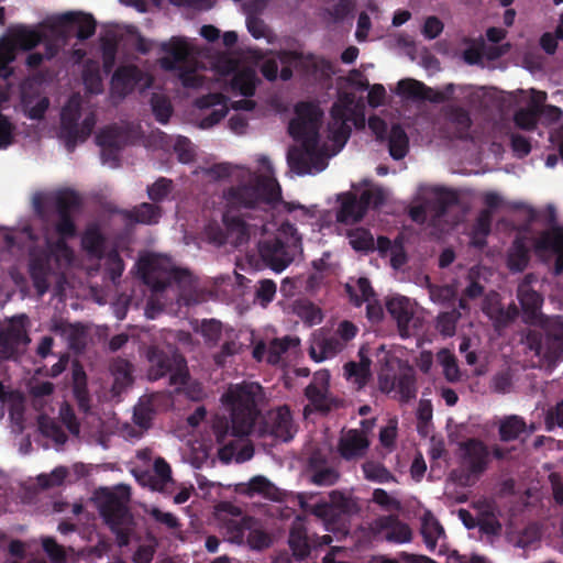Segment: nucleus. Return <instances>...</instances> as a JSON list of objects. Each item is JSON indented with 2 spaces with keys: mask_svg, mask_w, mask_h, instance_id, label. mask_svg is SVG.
<instances>
[{
  "mask_svg": "<svg viewBox=\"0 0 563 563\" xmlns=\"http://www.w3.org/2000/svg\"><path fill=\"white\" fill-rule=\"evenodd\" d=\"M261 395L260 384L244 382L230 385L221 396V402L229 411V417L217 416L212 423V431L220 445L218 455L222 462H231L240 441L251 434L260 416Z\"/></svg>",
  "mask_w": 563,
  "mask_h": 563,
  "instance_id": "1",
  "label": "nucleus"
},
{
  "mask_svg": "<svg viewBox=\"0 0 563 563\" xmlns=\"http://www.w3.org/2000/svg\"><path fill=\"white\" fill-rule=\"evenodd\" d=\"M223 197L227 202L223 222L230 232L238 233V240L242 242L250 236L249 225L234 212L274 208L282 200V188L275 178L258 175L246 184L230 187Z\"/></svg>",
  "mask_w": 563,
  "mask_h": 563,
  "instance_id": "2",
  "label": "nucleus"
},
{
  "mask_svg": "<svg viewBox=\"0 0 563 563\" xmlns=\"http://www.w3.org/2000/svg\"><path fill=\"white\" fill-rule=\"evenodd\" d=\"M301 251L302 238L290 222L282 223L274 238L258 243V253L263 263L276 273L288 267Z\"/></svg>",
  "mask_w": 563,
  "mask_h": 563,
  "instance_id": "3",
  "label": "nucleus"
},
{
  "mask_svg": "<svg viewBox=\"0 0 563 563\" xmlns=\"http://www.w3.org/2000/svg\"><path fill=\"white\" fill-rule=\"evenodd\" d=\"M161 49L166 54L159 58V66L166 71H175L186 88H199L203 85V77L197 74L196 62L191 57V46L187 41L172 37L164 42Z\"/></svg>",
  "mask_w": 563,
  "mask_h": 563,
  "instance_id": "4",
  "label": "nucleus"
},
{
  "mask_svg": "<svg viewBox=\"0 0 563 563\" xmlns=\"http://www.w3.org/2000/svg\"><path fill=\"white\" fill-rule=\"evenodd\" d=\"M148 378L158 380L168 376L169 386H184L189 379L187 361L175 347L151 346L147 351Z\"/></svg>",
  "mask_w": 563,
  "mask_h": 563,
  "instance_id": "5",
  "label": "nucleus"
},
{
  "mask_svg": "<svg viewBox=\"0 0 563 563\" xmlns=\"http://www.w3.org/2000/svg\"><path fill=\"white\" fill-rule=\"evenodd\" d=\"M460 468L451 473L461 486H470L487 470L490 461L488 446L479 439L470 438L459 443Z\"/></svg>",
  "mask_w": 563,
  "mask_h": 563,
  "instance_id": "6",
  "label": "nucleus"
},
{
  "mask_svg": "<svg viewBox=\"0 0 563 563\" xmlns=\"http://www.w3.org/2000/svg\"><path fill=\"white\" fill-rule=\"evenodd\" d=\"M278 65L282 66L279 78L288 81L294 76V70L305 77L319 78L329 76L331 63L313 54H303L297 51L279 49L275 53Z\"/></svg>",
  "mask_w": 563,
  "mask_h": 563,
  "instance_id": "7",
  "label": "nucleus"
},
{
  "mask_svg": "<svg viewBox=\"0 0 563 563\" xmlns=\"http://www.w3.org/2000/svg\"><path fill=\"white\" fill-rule=\"evenodd\" d=\"M53 207L57 214V221L54 224L58 240L54 246L62 252H70L66 241L77 235V227L73 218V212L81 206L79 195L71 189L58 190L51 198Z\"/></svg>",
  "mask_w": 563,
  "mask_h": 563,
  "instance_id": "8",
  "label": "nucleus"
},
{
  "mask_svg": "<svg viewBox=\"0 0 563 563\" xmlns=\"http://www.w3.org/2000/svg\"><path fill=\"white\" fill-rule=\"evenodd\" d=\"M81 106L79 101L69 100L60 112L59 136L64 140L65 147L73 152L79 142H85L96 125V115L89 113L81 123Z\"/></svg>",
  "mask_w": 563,
  "mask_h": 563,
  "instance_id": "9",
  "label": "nucleus"
},
{
  "mask_svg": "<svg viewBox=\"0 0 563 563\" xmlns=\"http://www.w3.org/2000/svg\"><path fill=\"white\" fill-rule=\"evenodd\" d=\"M386 201L383 188L375 187L365 189L360 197L352 192L342 195L341 206L336 212V221L343 224L360 222L366 214L368 208L377 209Z\"/></svg>",
  "mask_w": 563,
  "mask_h": 563,
  "instance_id": "10",
  "label": "nucleus"
},
{
  "mask_svg": "<svg viewBox=\"0 0 563 563\" xmlns=\"http://www.w3.org/2000/svg\"><path fill=\"white\" fill-rule=\"evenodd\" d=\"M301 143L300 147H291L287 154V162L297 175L321 172L327 167V156L319 148V141L314 139H295Z\"/></svg>",
  "mask_w": 563,
  "mask_h": 563,
  "instance_id": "11",
  "label": "nucleus"
},
{
  "mask_svg": "<svg viewBox=\"0 0 563 563\" xmlns=\"http://www.w3.org/2000/svg\"><path fill=\"white\" fill-rule=\"evenodd\" d=\"M296 118L289 123L288 131L294 139L320 140V124L322 111L320 107L310 101L298 102L295 107Z\"/></svg>",
  "mask_w": 563,
  "mask_h": 563,
  "instance_id": "12",
  "label": "nucleus"
},
{
  "mask_svg": "<svg viewBox=\"0 0 563 563\" xmlns=\"http://www.w3.org/2000/svg\"><path fill=\"white\" fill-rule=\"evenodd\" d=\"M130 501V489L119 487L115 492H106L99 506V511L110 529L117 526H126L131 521V514L128 507Z\"/></svg>",
  "mask_w": 563,
  "mask_h": 563,
  "instance_id": "13",
  "label": "nucleus"
},
{
  "mask_svg": "<svg viewBox=\"0 0 563 563\" xmlns=\"http://www.w3.org/2000/svg\"><path fill=\"white\" fill-rule=\"evenodd\" d=\"M27 317L25 314L14 316L9 319L8 325L0 327V360L15 358L21 347L30 343L26 330Z\"/></svg>",
  "mask_w": 563,
  "mask_h": 563,
  "instance_id": "14",
  "label": "nucleus"
},
{
  "mask_svg": "<svg viewBox=\"0 0 563 563\" xmlns=\"http://www.w3.org/2000/svg\"><path fill=\"white\" fill-rule=\"evenodd\" d=\"M386 309L396 321L402 339L415 335L422 327V320L416 314L413 303L406 297H393L386 302Z\"/></svg>",
  "mask_w": 563,
  "mask_h": 563,
  "instance_id": "15",
  "label": "nucleus"
},
{
  "mask_svg": "<svg viewBox=\"0 0 563 563\" xmlns=\"http://www.w3.org/2000/svg\"><path fill=\"white\" fill-rule=\"evenodd\" d=\"M330 375L327 371L317 372L312 382L305 388V396L317 411L327 413L338 408L340 400L332 397L329 389Z\"/></svg>",
  "mask_w": 563,
  "mask_h": 563,
  "instance_id": "16",
  "label": "nucleus"
},
{
  "mask_svg": "<svg viewBox=\"0 0 563 563\" xmlns=\"http://www.w3.org/2000/svg\"><path fill=\"white\" fill-rule=\"evenodd\" d=\"M54 25L60 30L62 34L69 33L70 29L77 25L76 36L78 40L85 41L95 34L97 22L89 13L66 12L55 19Z\"/></svg>",
  "mask_w": 563,
  "mask_h": 563,
  "instance_id": "17",
  "label": "nucleus"
},
{
  "mask_svg": "<svg viewBox=\"0 0 563 563\" xmlns=\"http://www.w3.org/2000/svg\"><path fill=\"white\" fill-rule=\"evenodd\" d=\"M143 78L144 73L136 65L119 66L111 78V95L119 99L125 98L134 91Z\"/></svg>",
  "mask_w": 563,
  "mask_h": 563,
  "instance_id": "18",
  "label": "nucleus"
},
{
  "mask_svg": "<svg viewBox=\"0 0 563 563\" xmlns=\"http://www.w3.org/2000/svg\"><path fill=\"white\" fill-rule=\"evenodd\" d=\"M5 37L16 53V51H32L44 41L45 34L38 26L14 24L8 27Z\"/></svg>",
  "mask_w": 563,
  "mask_h": 563,
  "instance_id": "19",
  "label": "nucleus"
},
{
  "mask_svg": "<svg viewBox=\"0 0 563 563\" xmlns=\"http://www.w3.org/2000/svg\"><path fill=\"white\" fill-rule=\"evenodd\" d=\"M263 433L275 439L288 442L294 438V423L290 409L287 406L278 407L265 420Z\"/></svg>",
  "mask_w": 563,
  "mask_h": 563,
  "instance_id": "20",
  "label": "nucleus"
},
{
  "mask_svg": "<svg viewBox=\"0 0 563 563\" xmlns=\"http://www.w3.org/2000/svg\"><path fill=\"white\" fill-rule=\"evenodd\" d=\"M288 545L294 558L299 562L306 560L310 555L311 549L317 545L313 536L309 534L308 528L300 517H297L291 523Z\"/></svg>",
  "mask_w": 563,
  "mask_h": 563,
  "instance_id": "21",
  "label": "nucleus"
},
{
  "mask_svg": "<svg viewBox=\"0 0 563 563\" xmlns=\"http://www.w3.org/2000/svg\"><path fill=\"white\" fill-rule=\"evenodd\" d=\"M228 99L222 93H209L196 100L199 109H211V111L200 119L198 126L202 130L210 129L218 124L228 114Z\"/></svg>",
  "mask_w": 563,
  "mask_h": 563,
  "instance_id": "22",
  "label": "nucleus"
},
{
  "mask_svg": "<svg viewBox=\"0 0 563 563\" xmlns=\"http://www.w3.org/2000/svg\"><path fill=\"white\" fill-rule=\"evenodd\" d=\"M534 249L537 252H552L556 255L552 273L555 276L563 274V229L554 227L544 231L536 240Z\"/></svg>",
  "mask_w": 563,
  "mask_h": 563,
  "instance_id": "23",
  "label": "nucleus"
},
{
  "mask_svg": "<svg viewBox=\"0 0 563 563\" xmlns=\"http://www.w3.org/2000/svg\"><path fill=\"white\" fill-rule=\"evenodd\" d=\"M143 279L153 290L163 291L173 283L178 285L188 284L191 279V275L187 269L172 268L165 273L164 277H159L155 266L152 263H147L144 266Z\"/></svg>",
  "mask_w": 563,
  "mask_h": 563,
  "instance_id": "24",
  "label": "nucleus"
},
{
  "mask_svg": "<svg viewBox=\"0 0 563 563\" xmlns=\"http://www.w3.org/2000/svg\"><path fill=\"white\" fill-rule=\"evenodd\" d=\"M130 139L129 130L118 124L108 125L96 135V143L102 148L103 156L115 157L128 144Z\"/></svg>",
  "mask_w": 563,
  "mask_h": 563,
  "instance_id": "25",
  "label": "nucleus"
},
{
  "mask_svg": "<svg viewBox=\"0 0 563 563\" xmlns=\"http://www.w3.org/2000/svg\"><path fill=\"white\" fill-rule=\"evenodd\" d=\"M21 106L31 120H42L49 107V99L34 91L30 79L21 84Z\"/></svg>",
  "mask_w": 563,
  "mask_h": 563,
  "instance_id": "26",
  "label": "nucleus"
},
{
  "mask_svg": "<svg viewBox=\"0 0 563 563\" xmlns=\"http://www.w3.org/2000/svg\"><path fill=\"white\" fill-rule=\"evenodd\" d=\"M369 446V441L364 431L349 430L339 441L338 451L342 459L352 461L363 457Z\"/></svg>",
  "mask_w": 563,
  "mask_h": 563,
  "instance_id": "27",
  "label": "nucleus"
},
{
  "mask_svg": "<svg viewBox=\"0 0 563 563\" xmlns=\"http://www.w3.org/2000/svg\"><path fill=\"white\" fill-rule=\"evenodd\" d=\"M533 278L532 274L526 275L517 289V298L529 320L538 318L543 301L541 295L530 287Z\"/></svg>",
  "mask_w": 563,
  "mask_h": 563,
  "instance_id": "28",
  "label": "nucleus"
},
{
  "mask_svg": "<svg viewBox=\"0 0 563 563\" xmlns=\"http://www.w3.org/2000/svg\"><path fill=\"white\" fill-rule=\"evenodd\" d=\"M162 212L163 210L159 206L148 202H143L132 210L122 209L118 211L128 225L134 223L156 224L162 217Z\"/></svg>",
  "mask_w": 563,
  "mask_h": 563,
  "instance_id": "29",
  "label": "nucleus"
},
{
  "mask_svg": "<svg viewBox=\"0 0 563 563\" xmlns=\"http://www.w3.org/2000/svg\"><path fill=\"white\" fill-rule=\"evenodd\" d=\"M530 261V251L527 246V238L518 235L512 241L507 254V267L512 273L523 272Z\"/></svg>",
  "mask_w": 563,
  "mask_h": 563,
  "instance_id": "30",
  "label": "nucleus"
},
{
  "mask_svg": "<svg viewBox=\"0 0 563 563\" xmlns=\"http://www.w3.org/2000/svg\"><path fill=\"white\" fill-rule=\"evenodd\" d=\"M52 273L49 261L44 257H35L30 262V277L37 295L42 297L49 289L48 277Z\"/></svg>",
  "mask_w": 563,
  "mask_h": 563,
  "instance_id": "31",
  "label": "nucleus"
},
{
  "mask_svg": "<svg viewBox=\"0 0 563 563\" xmlns=\"http://www.w3.org/2000/svg\"><path fill=\"white\" fill-rule=\"evenodd\" d=\"M396 92L405 98L410 100H432V101H442V96L437 98H431L430 92L431 89L427 87L423 82L418 81L416 79L406 78L401 79L397 84Z\"/></svg>",
  "mask_w": 563,
  "mask_h": 563,
  "instance_id": "32",
  "label": "nucleus"
},
{
  "mask_svg": "<svg viewBox=\"0 0 563 563\" xmlns=\"http://www.w3.org/2000/svg\"><path fill=\"white\" fill-rule=\"evenodd\" d=\"M379 527L386 532V540L396 543L409 542L412 537L410 527L396 516L389 515L379 519Z\"/></svg>",
  "mask_w": 563,
  "mask_h": 563,
  "instance_id": "33",
  "label": "nucleus"
},
{
  "mask_svg": "<svg viewBox=\"0 0 563 563\" xmlns=\"http://www.w3.org/2000/svg\"><path fill=\"white\" fill-rule=\"evenodd\" d=\"M106 236L97 224H90L81 236L84 250L92 257L103 258L106 254Z\"/></svg>",
  "mask_w": 563,
  "mask_h": 563,
  "instance_id": "34",
  "label": "nucleus"
},
{
  "mask_svg": "<svg viewBox=\"0 0 563 563\" xmlns=\"http://www.w3.org/2000/svg\"><path fill=\"white\" fill-rule=\"evenodd\" d=\"M427 549L433 552L440 539L445 538V531L439 520L431 514L423 515L420 528Z\"/></svg>",
  "mask_w": 563,
  "mask_h": 563,
  "instance_id": "35",
  "label": "nucleus"
},
{
  "mask_svg": "<svg viewBox=\"0 0 563 563\" xmlns=\"http://www.w3.org/2000/svg\"><path fill=\"white\" fill-rule=\"evenodd\" d=\"M528 424L525 419L517 415L504 417L498 426L499 439L503 442H510L520 438L526 433Z\"/></svg>",
  "mask_w": 563,
  "mask_h": 563,
  "instance_id": "36",
  "label": "nucleus"
},
{
  "mask_svg": "<svg viewBox=\"0 0 563 563\" xmlns=\"http://www.w3.org/2000/svg\"><path fill=\"white\" fill-rule=\"evenodd\" d=\"M344 343L336 335L317 341L310 347V356L316 362H322L335 356L344 349Z\"/></svg>",
  "mask_w": 563,
  "mask_h": 563,
  "instance_id": "37",
  "label": "nucleus"
},
{
  "mask_svg": "<svg viewBox=\"0 0 563 563\" xmlns=\"http://www.w3.org/2000/svg\"><path fill=\"white\" fill-rule=\"evenodd\" d=\"M111 372L114 377L112 389L115 393H122L133 384V365L129 361L120 357L114 360L111 364Z\"/></svg>",
  "mask_w": 563,
  "mask_h": 563,
  "instance_id": "38",
  "label": "nucleus"
},
{
  "mask_svg": "<svg viewBox=\"0 0 563 563\" xmlns=\"http://www.w3.org/2000/svg\"><path fill=\"white\" fill-rule=\"evenodd\" d=\"M434 198L428 202V208L434 212V218H442L448 212L449 208L457 205V194L448 188H435Z\"/></svg>",
  "mask_w": 563,
  "mask_h": 563,
  "instance_id": "39",
  "label": "nucleus"
},
{
  "mask_svg": "<svg viewBox=\"0 0 563 563\" xmlns=\"http://www.w3.org/2000/svg\"><path fill=\"white\" fill-rule=\"evenodd\" d=\"M388 150L390 156L396 159H402L409 150V139L405 130L399 124H394L389 132Z\"/></svg>",
  "mask_w": 563,
  "mask_h": 563,
  "instance_id": "40",
  "label": "nucleus"
},
{
  "mask_svg": "<svg viewBox=\"0 0 563 563\" xmlns=\"http://www.w3.org/2000/svg\"><path fill=\"white\" fill-rule=\"evenodd\" d=\"M257 77L254 70L243 69L231 79V89L244 97H252L255 93Z\"/></svg>",
  "mask_w": 563,
  "mask_h": 563,
  "instance_id": "41",
  "label": "nucleus"
},
{
  "mask_svg": "<svg viewBox=\"0 0 563 563\" xmlns=\"http://www.w3.org/2000/svg\"><path fill=\"white\" fill-rule=\"evenodd\" d=\"M399 400L408 402L417 396L416 374L411 367L401 371L397 377L396 389Z\"/></svg>",
  "mask_w": 563,
  "mask_h": 563,
  "instance_id": "42",
  "label": "nucleus"
},
{
  "mask_svg": "<svg viewBox=\"0 0 563 563\" xmlns=\"http://www.w3.org/2000/svg\"><path fill=\"white\" fill-rule=\"evenodd\" d=\"M245 492L250 496L258 494L271 500H280L282 498L280 490L266 477L261 475L254 476L250 479Z\"/></svg>",
  "mask_w": 563,
  "mask_h": 563,
  "instance_id": "43",
  "label": "nucleus"
},
{
  "mask_svg": "<svg viewBox=\"0 0 563 563\" xmlns=\"http://www.w3.org/2000/svg\"><path fill=\"white\" fill-rule=\"evenodd\" d=\"M369 360H362L360 363L349 362L344 365V376L352 382L358 389L364 387L369 378Z\"/></svg>",
  "mask_w": 563,
  "mask_h": 563,
  "instance_id": "44",
  "label": "nucleus"
},
{
  "mask_svg": "<svg viewBox=\"0 0 563 563\" xmlns=\"http://www.w3.org/2000/svg\"><path fill=\"white\" fill-rule=\"evenodd\" d=\"M446 119L455 126V137L464 140L468 136L472 119L467 110L461 107H452L446 113Z\"/></svg>",
  "mask_w": 563,
  "mask_h": 563,
  "instance_id": "45",
  "label": "nucleus"
},
{
  "mask_svg": "<svg viewBox=\"0 0 563 563\" xmlns=\"http://www.w3.org/2000/svg\"><path fill=\"white\" fill-rule=\"evenodd\" d=\"M437 361L443 368V375L450 383L461 380V372L456 356L449 349H441L437 353Z\"/></svg>",
  "mask_w": 563,
  "mask_h": 563,
  "instance_id": "46",
  "label": "nucleus"
},
{
  "mask_svg": "<svg viewBox=\"0 0 563 563\" xmlns=\"http://www.w3.org/2000/svg\"><path fill=\"white\" fill-rule=\"evenodd\" d=\"M299 339L290 335H285L284 338H276L271 341L268 345V355L267 362L269 364H277L280 361L283 354H285L289 349L295 347L299 344Z\"/></svg>",
  "mask_w": 563,
  "mask_h": 563,
  "instance_id": "47",
  "label": "nucleus"
},
{
  "mask_svg": "<svg viewBox=\"0 0 563 563\" xmlns=\"http://www.w3.org/2000/svg\"><path fill=\"white\" fill-rule=\"evenodd\" d=\"M150 104L155 120L161 124H166L174 112L169 98L154 92L150 99Z\"/></svg>",
  "mask_w": 563,
  "mask_h": 563,
  "instance_id": "48",
  "label": "nucleus"
},
{
  "mask_svg": "<svg viewBox=\"0 0 563 563\" xmlns=\"http://www.w3.org/2000/svg\"><path fill=\"white\" fill-rule=\"evenodd\" d=\"M357 288L360 291V295L356 294L355 289L351 285L345 286V290L350 296L351 301L354 303V306L360 307L364 301H369L372 297L375 296L374 289L371 285V282L366 277H360L357 279Z\"/></svg>",
  "mask_w": 563,
  "mask_h": 563,
  "instance_id": "49",
  "label": "nucleus"
},
{
  "mask_svg": "<svg viewBox=\"0 0 563 563\" xmlns=\"http://www.w3.org/2000/svg\"><path fill=\"white\" fill-rule=\"evenodd\" d=\"M295 312L308 325L319 324L323 320L321 309L310 301L298 302Z\"/></svg>",
  "mask_w": 563,
  "mask_h": 563,
  "instance_id": "50",
  "label": "nucleus"
},
{
  "mask_svg": "<svg viewBox=\"0 0 563 563\" xmlns=\"http://www.w3.org/2000/svg\"><path fill=\"white\" fill-rule=\"evenodd\" d=\"M461 318V312L457 309L441 312L437 318V330L446 338L453 336L456 331V323Z\"/></svg>",
  "mask_w": 563,
  "mask_h": 563,
  "instance_id": "51",
  "label": "nucleus"
},
{
  "mask_svg": "<svg viewBox=\"0 0 563 563\" xmlns=\"http://www.w3.org/2000/svg\"><path fill=\"white\" fill-rule=\"evenodd\" d=\"M173 180L166 177H159L155 183L147 186L146 192L154 203L164 201L173 191Z\"/></svg>",
  "mask_w": 563,
  "mask_h": 563,
  "instance_id": "52",
  "label": "nucleus"
},
{
  "mask_svg": "<svg viewBox=\"0 0 563 563\" xmlns=\"http://www.w3.org/2000/svg\"><path fill=\"white\" fill-rule=\"evenodd\" d=\"M544 356L552 362L563 358V328L547 335Z\"/></svg>",
  "mask_w": 563,
  "mask_h": 563,
  "instance_id": "53",
  "label": "nucleus"
},
{
  "mask_svg": "<svg viewBox=\"0 0 563 563\" xmlns=\"http://www.w3.org/2000/svg\"><path fill=\"white\" fill-rule=\"evenodd\" d=\"M477 527L483 534L494 537L500 534L503 526L494 512L488 510L482 511L477 517Z\"/></svg>",
  "mask_w": 563,
  "mask_h": 563,
  "instance_id": "54",
  "label": "nucleus"
},
{
  "mask_svg": "<svg viewBox=\"0 0 563 563\" xmlns=\"http://www.w3.org/2000/svg\"><path fill=\"white\" fill-rule=\"evenodd\" d=\"M364 476L368 481L387 483L394 478L391 473L380 463L366 462L362 466Z\"/></svg>",
  "mask_w": 563,
  "mask_h": 563,
  "instance_id": "55",
  "label": "nucleus"
},
{
  "mask_svg": "<svg viewBox=\"0 0 563 563\" xmlns=\"http://www.w3.org/2000/svg\"><path fill=\"white\" fill-rule=\"evenodd\" d=\"M38 427L43 434L54 439L55 442L62 444L66 442L67 437L65 432L63 431L62 427L54 420L45 416H41L38 418Z\"/></svg>",
  "mask_w": 563,
  "mask_h": 563,
  "instance_id": "56",
  "label": "nucleus"
},
{
  "mask_svg": "<svg viewBox=\"0 0 563 563\" xmlns=\"http://www.w3.org/2000/svg\"><path fill=\"white\" fill-rule=\"evenodd\" d=\"M353 114L352 99L346 97V101L334 102L330 110V115L333 124L349 123Z\"/></svg>",
  "mask_w": 563,
  "mask_h": 563,
  "instance_id": "57",
  "label": "nucleus"
},
{
  "mask_svg": "<svg viewBox=\"0 0 563 563\" xmlns=\"http://www.w3.org/2000/svg\"><path fill=\"white\" fill-rule=\"evenodd\" d=\"M539 119H540V114L532 111L529 108L519 109L514 115L515 124L518 128H520L522 130H527V131L534 130Z\"/></svg>",
  "mask_w": 563,
  "mask_h": 563,
  "instance_id": "58",
  "label": "nucleus"
},
{
  "mask_svg": "<svg viewBox=\"0 0 563 563\" xmlns=\"http://www.w3.org/2000/svg\"><path fill=\"white\" fill-rule=\"evenodd\" d=\"M276 284L272 279H263L258 283L255 298L262 307H267L275 298Z\"/></svg>",
  "mask_w": 563,
  "mask_h": 563,
  "instance_id": "59",
  "label": "nucleus"
},
{
  "mask_svg": "<svg viewBox=\"0 0 563 563\" xmlns=\"http://www.w3.org/2000/svg\"><path fill=\"white\" fill-rule=\"evenodd\" d=\"M67 474V468L64 466H59L56 467L49 475H40L37 477V482L43 489L60 486L64 483Z\"/></svg>",
  "mask_w": 563,
  "mask_h": 563,
  "instance_id": "60",
  "label": "nucleus"
},
{
  "mask_svg": "<svg viewBox=\"0 0 563 563\" xmlns=\"http://www.w3.org/2000/svg\"><path fill=\"white\" fill-rule=\"evenodd\" d=\"M42 547L53 563H65L66 562V553L64 551V548L62 545H59L54 538H52V537L43 538Z\"/></svg>",
  "mask_w": 563,
  "mask_h": 563,
  "instance_id": "61",
  "label": "nucleus"
},
{
  "mask_svg": "<svg viewBox=\"0 0 563 563\" xmlns=\"http://www.w3.org/2000/svg\"><path fill=\"white\" fill-rule=\"evenodd\" d=\"M201 334L207 343L216 344L222 334V323L216 319L201 322Z\"/></svg>",
  "mask_w": 563,
  "mask_h": 563,
  "instance_id": "62",
  "label": "nucleus"
},
{
  "mask_svg": "<svg viewBox=\"0 0 563 563\" xmlns=\"http://www.w3.org/2000/svg\"><path fill=\"white\" fill-rule=\"evenodd\" d=\"M84 85L90 93H100L102 91V79L98 69L85 68L82 71Z\"/></svg>",
  "mask_w": 563,
  "mask_h": 563,
  "instance_id": "63",
  "label": "nucleus"
},
{
  "mask_svg": "<svg viewBox=\"0 0 563 563\" xmlns=\"http://www.w3.org/2000/svg\"><path fill=\"white\" fill-rule=\"evenodd\" d=\"M544 423L548 431H552L555 427L563 429V399L547 411Z\"/></svg>",
  "mask_w": 563,
  "mask_h": 563,
  "instance_id": "64",
  "label": "nucleus"
}]
</instances>
